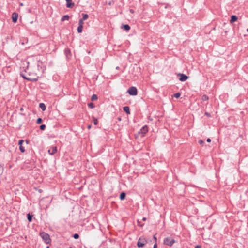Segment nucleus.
<instances>
[{"mask_svg":"<svg viewBox=\"0 0 248 248\" xmlns=\"http://www.w3.org/2000/svg\"><path fill=\"white\" fill-rule=\"evenodd\" d=\"M26 67H23V70L20 72V76L24 79L31 81H36L39 77L36 73L29 68V63L26 62Z\"/></svg>","mask_w":248,"mask_h":248,"instance_id":"1","label":"nucleus"},{"mask_svg":"<svg viewBox=\"0 0 248 248\" xmlns=\"http://www.w3.org/2000/svg\"><path fill=\"white\" fill-rule=\"evenodd\" d=\"M40 235L46 244H48L50 242L51 240L50 236L47 233L45 232H40Z\"/></svg>","mask_w":248,"mask_h":248,"instance_id":"2","label":"nucleus"},{"mask_svg":"<svg viewBox=\"0 0 248 248\" xmlns=\"http://www.w3.org/2000/svg\"><path fill=\"white\" fill-rule=\"evenodd\" d=\"M175 242V240L170 237L165 238L164 240V244L169 246H171Z\"/></svg>","mask_w":248,"mask_h":248,"instance_id":"3","label":"nucleus"},{"mask_svg":"<svg viewBox=\"0 0 248 248\" xmlns=\"http://www.w3.org/2000/svg\"><path fill=\"white\" fill-rule=\"evenodd\" d=\"M147 242V240L144 238H140L137 242V246L139 248H142Z\"/></svg>","mask_w":248,"mask_h":248,"instance_id":"4","label":"nucleus"},{"mask_svg":"<svg viewBox=\"0 0 248 248\" xmlns=\"http://www.w3.org/2000/svg\"><path fill=\"white\" fill-rule=\"evenodd\" d=\"M127 93L131 95H136L137 94V89L135 87L132 86L128 89Z\"/></svg>","mask_w":248,"mask_h":248,"instance_id":"5","label":"nucleus"},{"mask_svg":"<svg viewBox=\"0 0 248 248\" xmlns=\"http://www.w3.org/2000/svg\"><path fill=\"white\" fill-rule=\"evenodd\" d=\"M178 76L179 77V80L183 82L186 81L188 78V77L184 74L179 73Z\"/></svg>","mask_w":248,"mask_h":248,"instance_id":"6","label":"nucleus"},{"mask_svg":"<svg viewBox=\"0 0 248 248\" xmlns=\"http://www.w3.org/2000/svg\"><path fill=\"white\" fill-rule=\"evenodd\" d=\"M57 147L55 146L52 147L50 149H49L48 151L49 154L50 155H54L57 152Z\"/></svg>","mask_w":248,"mask_h":248,"instance_id":"7","label":"nucleus"},{"mask_svg":"<svg viewBox=\"0 0 248 248\" xmlns=\"http://www.w3.org/2000/svg\"><path fill=\"white\" fill-rule=\"evenodd\" d=\"M147 132L148 127L146 125H145L140 129V131L139 132V133L142 134V136H144V135Z\"/></svg>","mask_w":248,"mask_h":248,"instance_id":"8","label":"nucleus"},{"mask_svg":"<svg viewBox=\"0 0 248 248\" xmlns=\"http://www.w3.org/2000/svg\"><path fill=\"white\" fill-rule=\"evenodd\" d=\"M66 7L68 8H72L74 3L72 2V0H66Z\"/></svg>","mask_w":248,"mask_h":248,"instance_id":"9","label":"nucleus"},{"mask_svg":"<svg viewBox=\"0 0 248 248\" xmlns=\"http://www.w3.org/2000/svg\"><path fill=\"white\" fill-rule=\"evenodd\" d=\"M18 14L16 13H13L12 16L13 22L16 23L17 22L18 18Z\"/></svg>","mask_w":248,"mask_h":248,"instance_id":"10","label":"nucleus"},{"mask_svg":"<svg viewBox=\"0 0 248 248\" xmlns=\"http://www.w3.org/2000/svg\"><path fill=\"white\" fill-rule=\"evenodd\" d=\"M237 19H238V17L236 16L232 15L231 16V18L230 22L231 24H232L233 22H234L235 21H237Z\"/></svg>","mask_w":248,"mask_h":248,"instance_id":"11","label":"nucleus"},{"mask_svg":"<svg viewBox=\"0 0 248 248\" xmlns=\"http://www.w3.org/2000/svg\"><path fill=\"white\" fill-rule=\"evenodd\" d=\"M69 16L68 15H64L61 18V21H64L65 20H68Z\"/></svg>","mask_w":248,"mask_h":248,"instance_id":"12","label":"nucleus"},{"mask_svg":"<svg viewBox=\"0 0 248 248\" xmlns=\"http://www.w3.org/2000/svg\"><path fill=\"white\" fill-rule=\"evenodd\" d=\"M123 110L127 114H130L129 108L128 106H124L123 107Z\"/></svg>","mask_w":248,"mask_h":248,"instance_id":"13","label":"nucleus"},{"mask_svg":"<svg viewBox=\"0 0 248 248\" xmlns=\"http://www.w3.org/2000/svg\"><path fill=\"white\" fill-rule=\"evenodd\" d=\"M39 107L42 109L43 111H44L46 109V107L45 104L41 103L39 104Z\"/></svg>","mask_w":248,"mask_h":248,"instance_id":"14","label":"nucleus"},{"mask_svg":"<svg viewBox=\"0 0 248 248\" xmlns=\"http://www.w3.org/2000/svg\"><path fill=\"white\" fill-rule=\"evenodd\" d=\"M126 194L124 192H122L120 195V199L121 200H123L125 198Z\"/></svg>","mask_w":248,"mask_h":248,"instance_id":"15","label":"nucleus"},{"mask_svg":"<svg viewBox=\"0 0 248 248\" xmlns=\"http://www.w3.org/2000/svg\"><path fill=\"white\" fill-rule=\"evenodd\" d=\"M123 28L126 31H129L130 29V27L128 25L126 24L123 25Z\"/></svg>","mask_w":248,"mask_h":248,"instance_id":"16","label":"nucleus"},{"mask_svg":"<svg viewBox=\"0 0 248 248\" xmlns=\"http://www.w3.org/2000/svg\"><path fill=\"white\" fill-rule=\"evenodd\" d=\"M83 29V25L78 26V33H81Z\"/></svg>","mask_w":248,"mask_h":248,"instance_id":"17","label":"nucleus"},{"mask_svg":"<svg viewBox=\"0 0 248 248\" xmlns=\"http://www.w3.org/2000/svg\"><path fill=\"white\" fill-rule=\"evenodd\" d=\"M202 99L203 101H206L209 99V97L207 95L204 94L202 96Z\"/></svg>","mask_w":248,"mask_h":248,"instance_id":"18","label":"nucleus"},{"mask_svg":"<svg viewBox=\"0 0 248 248\" xmlns=\"http://www.w3.org/2000/svg\"><path fill=\"white\" fill-rule=\"evenodd\" d=\"M32 216L30 214H28L27 215V218L29 222H31L32 221Z\"/></svg>","mask_w":248,"mask_h":248,"instance_id":"19","label":"nucleus"},{"mask_svg":"<svg viewBox=\"0 0 248 248\" xmlns=\"http://www.w3.org/2000/svg\"><path fill=\"white\" fill-rule=\"evenodd\" d=\"M82 15H83V18L82 19H83V20H86L89 17L88 15L87 14H83Z\"/></svg>","mask_w":248,"mask_h":248,"instance_id":"20","label":"nucleus"},{"mask_svg":"<svg viewBox=\"0 0 248 248\" xmlns=\"http://www.w3.org/2000/svg\"><path fill=\"white\" fill-rule=\"evenodd\" d=\"M97 95L96 94H93L92 96V97H91V99L93 101V100H96L97 99Z\"/></svg>","mask_w":248,"mask_h":248,"instance_id":"21","label":"nucleus"},{"mask_svg":"<svg viewBox=\"0 0 248 248\" xmlns=\"http://www.w3.org/2000/svg\"><path fill=\"white\" fill-rule=\"evenodd\" d=\"M88 105L90 108H94V105L93 103H90L88 104Z\"/></svg>","mask_w":248,"mask_h":248,"instance_id":"22","label":"nucleus"},{"mask_svg":"<svg viewBox=\"0 0 248 248\" xmlns=\"http://www.w3.org/2000/svg\"><path fill=\"white\" fill-rule=\"evenodd\" d=\"M19 149L22 153H24L25 152L24 147L22 145L19 146Z\"/></svg>","mask_w":248,"mask_h":248,"instance_id":"23","label":"nucleus"},{"mask_svg":"<svg viewBox=\"0 0 248 248\" xmlns=\"http://www.w3.org/2000/svg\"><path fill=\"white\" fill-rule=\"evenodd\" d=\"M93 121L94 124H95V125L97 124H98V120H97V119L96 118L93 117Z\"/></svg>","mask_w":248,"mask_h":248,"instance_id":"24","label":"nucleus"},{"mask_svg":"<svg viewBox=\"0 0 248 248\" xmlns=\"http://www.w3.org/2000/svg\"><path fill=\"white\" fill-rule=\"evenodd\" d=\"M42 122V119L41 118H38L37 119L36 123L38 124H41Z\"/></svg>","mask_w":248,"mask_h":248,"instance_id":"25","label":"nucleus"},{"mask_svg":"<svg viewBox=\"0 0 248 248\" xmlns=\"http://www.w3.org/2000/svg\"><path fill=\"white\" fill-rule=\"evenodd\" d=\"M46 125L45 124H42L40 126V128L42 130H44L46 128Z\"/></svg>","mask_w":248,"mask_h":248,"instance_id":"26","label":"nucleus"},{"mask_svg":"<svg viewBox=\"0 0 248 248\" xmlns=\"http://www.w3.org/2000/svg\"><path fill=\"white\" fill-rule=\"evenodd\" d=\"M181 94L180 93H177L174 94V96L176 98H179Z\"/></svg>","mask_w":248,"mask_h":248,"instance_id":"27","label":"nucleus"},{"mask_svg":"<svg viewBox=\"0 0 248 248\" xmlns=\"http://www.w3.org/2000/svg\"><path fill=\"white\" fill-rule=\"evenodd\" d=\"M73 237L75 239H77L79 238V235L78 233H75L73 235Z\"/></svg>","mask_w":248,"mask_h":248,"instance_id":"28","label":"nucleus"},{"mask_svg":"<svg viewBox=\"0 0 248 248\" xmlns=\"http://www.w3.org/2000/svg\"><path fill=\"white\" fill-rule=\"evenodd\" d=\"M83 19H79V23H78V24H79V26H80V25H83L84 22H83Z\"/></svg>","mask_w":248,"mask_h":248,"instance_id":"29","label":"nucleus"},{"mask_svg":"<svg viewBox=\"0 0 248 248\" xmlns=\"http://www.w3.org/2000/svg\"><path fill=\"white\" fill-rule=\"evenodd\" d=\"M24 142V140H21L19 141L18 144L20 146L22 145L23 143Z\"/></svg>","mask_w":248,"mask_h":248,"instance_id":"30","label":"nucleus"},{"mask_svg":"<svg viewBox=\"0 0 248 248\" xmlns=\"http://www.w3.org/2000/svg\"><path fill=\"white\" fill-rule=\"evenodd\" d=\"M198 142L200 144L202 145L204 143V141L202 140H199Z\"/></svg>","mask_w":248,"mask_h":248,"instance_id":"31","label":"nucleus"},{"mask_svg":"<svg viewBox=\"0 0 248 248\" xmlns=\"http://www.w3.org/2000/svg\"><path fill=\"white\" fill-rule=\"evenodd\" d=\"M205 115L206 116H207V117H211L210 114L209 113H208V112H205Z\"/></svg>","mask_w":248,"mask_h":248,"instance_id":"32","label":"nucleus"},{"mask_svg":"<svg viewBox=\"0 0 248 248\" xmlns=\"http://www.w3.org/2000/svg\"><path fill=\"white\" fill-rule=\"evenodd\" d=\"M157 248V244H156V243H155L153 246V248Z\"/></svg>","mask_w":248,"mask_h":248,"instance_id":"33","label":"nucleus"},{"mask_svg":"<svg viewBox=\"0 0 248 248\" xmlns=\"http://www.w3.org/2000/svg\"><path fill=\"white\" fill-rule=\"evenodd\" d=\"M195 248H202V247L200 245H197L195 247Z\"/></svg>","mask_w":248,"mask_h":248,"instance_id":"34","label":"nucleus"},{"mask_svg":"<svg viewBox=\"0 0 248 248\" xmlns=\"http://www.w3.org/2000/svg\"><path fill=\"white\" fill-rule=\"evenodd\" d=\"M207 141L208 142H211V139H210V138H208V139H207Z\"/></svg>","mask_w":248,"mask_h":248,"instance_id":"35","label":"nucleus"},{"mask_svg":"<svg viewBox=\"0 0 248 248\" xmlns=\"http://www.w3.org/2000/svg\"><path fill=\"white\" fill-rule=\"evenodd\" d=\"M153 238H154V240H155V241L156 242L157 238H156V237H155V235H154Z\"/></svg>","mask_w":248,"mask_h":248,"instance_id":"36","label":"nucleus"},{"mask_svg":"<svg viewBox=\"0 0 248 248\" xmlns=\"http://www.w3.org/2000/svg\"><path fill=\"white\" fill-rule=\"evenodd\" d=\"M142 220L143 221H146V217H143V218H142Z\"/></svg>","mask_w":248,"mask_h":248,"instance_id":"37","label":"nucleus"},{"mask_svg":"<svg viewBox=\"0 0 248 248\" xmlns=\"http://www.w3.org/2000/svg\"><path fill=\"white\" fill-rule=\"evenodd\" d=\"M91 128V125H89L88 126V129H90Z\"/></svg>","mask_w":248,"mask_h":248,"instance_id":"38","label":"nucleus"},{"mask_svg":"<svg viewBox=\"0 0 248 248\" xmlns=\"http://www.w3.org/2000/svg\"><path fill=\"white\" fill-rule=\"evenodd\" d=\"M130 12H131V13H133L134 12V11H133V10H132V9H130Z\"/></svg>","mask_w":248,"mask_h":248,"instance_id":"39","label":"nucleus"},{"mask_svg":"<svg viewBox=\"0 0 248 248\" xmlns=\"http://www.w3.org/2000/svg\"><path fill=\"white\" fill-rule=\"evenodd\" d=\"M116 69H119V67L118 66H117V67H116Z\"/></svg>","mask_w":248,"mask_h":248,"instance_id":"40","label":"nucleus"},{"mask_svg":"<svg viewBox=\"0 0 248 248\" xmlns=\"http://www.w3.org/2000/svg\"><path fill=\"white\" fill-rule=\"evenodd\" d=\"M118 120H119V121H120V120H121V118H118Z\"/></svg>","mask_w":248,"mask_h":248,"instance_id":"41","label":"nucleus"},{"mask_svg":"<svg viewBox=\"0 0 248 248\" xmlns=\"http://www.w3.org/2000/svg\"><path fill=\"white\" fill-rule=\"evenodd\" d=\"M20 5L23 6V3H20Z\"/></svg>","mask_w":248,"mask_h":248,"instance_id":"42","label":"nucleus"},{"mask_svg":"<svg viewBox=\"0 0 248 248\" xmlns=\"http://www.w3.org/2000/svg\"><path fill=\"white\" fill-rule=\"evenodd\" d=\"M247 32H248V28L247 29Z\"/></svg>","mask_w":248,"mask_h":248,"instance_id":"43","label":"nucleus"}]
</instances>
